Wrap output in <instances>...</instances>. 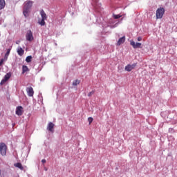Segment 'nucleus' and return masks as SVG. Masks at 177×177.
Returning <instances> with one entry per match:
<instances>
[{"label": "nucleus", "instance_id": "obj_20", "mask_svg": "<svg viewBox=\"0 0 177 177\" xmlns=\"http://www.w3.org/2000/svg\"><path fill=\"white\" fill-rule=\"evenodd\" d=\"M45 20L46 19H42L41 21H39V24H40V26H45Z\"/></svg>", "mask_w": 177, "mask_h": 177}, {"label": "nucleus", "instance_id": "obj_4", "mask_svg": "<svg viewBox=\"0 0 177 177\" xmlns=\"http://www.w3.org/2000/svg\"><path fill=\"white\" fill-rule=\"evenodd\" d=\"M10 77H12V73L9 72L6 73V75L4 76V78L1 81L0 85H3L4 84H6V82L9 81Z\"/></svg>", "mask_w": 177, "mask_h": 177}, {"label": "nucleus", "instance_id": "obj_24", "mask_svg": "<svg viewBox=\"0 0 177 177\" xmlns=\"http://www.w3.org/2000/svg\"><path fill=\"white\" fill-rule=\"evenodd\" d=\"M137 39L138 41H142V37H138Z\"/></svg>", "mask_w": 177, "mask_h": 177}, {"label": "nucleus", "instance_id": "obj_27", "mask_svg": "<svg viewBox=\"0 0 177 177\" xmlns=\"http://www.w3.org/2000/svg\"><path fill=\"white\" fill-rule=\"evenodd\" d=\"M1 174H2V171H1V169H0V176H1Z\"/></svg>", "mask_w": 177, "mask_h": 177}, {"label": "nucleus", "instance_id": "obj_19", "mask_svg": "<svg viewBox=\"0 0 177 177\" xmlns=\"http://www.w3.org/2000/svg\"><path fill=\"white\" fill-rule=\"evenodd\" d=\"M81 82V81L76 80L73 82V86H77V85H79V84Z\"/></svg>", "mask_w": 177, "mask_h": 177}, {"label": "nucleus", "instance_id": "obj_3", "mask_svg": "<svg viewBox=\"0 0 177 177\" xmlns=\"http://www.w3.org/2000/svg\"><path fill=\"white\" fill-rule=\"evenodd\" d=\"M8 150V147L6 146V144L4 142L0 143V153L1 156H6V151Z\"/></svg>", "mask_w": 177, "mask_h": 177}, {"label": "nucleus", "instance_id": "obj_17", "mask_svg": "<svg viewBox=\"0 0 177 177\" xmlns=\"http://www.w3.org/2000/svg\"><path fill=\"white\" fill-rule=\"evenodd\" d=\"M32 59V57L31 55H29V56L26 57V62L27 63H30Z\"/></svg>", "mask_w": 177, "mask_h": 177}, {"label": "nucleus", "instance_id": "obj_11", "mask_svg": "<svg viewBox=\"0 0 177 177\" xmlns=\"http://www.w3.org/2000/svg\"><path fill=\"white\" fill-rule=\"evenodd\" d=\"M125 42V36H123L122 37L120 38L117 42L118 46H120V45H122Z\"/></svg>", "mask_w": 177, "mask_h": 177}, {"label": "nucleus", "instance_id": "obj_22", "mask_svg": "<svg viewBox=\"0 0 177 177\" xmlns=\"http://www.w3.org/2000/svg\"><path fill=\"white\" fill-rule=\"evenodd\" d=\"M88 121L89 122V124L91 125V124H92V122H93V118H91V117L88 118Z\"/></svg>", "mask_w": 177, "mask_h": 177}, {"label": "nucleus", "instance_id": "obj_15", "mask_svg": "<svg viewBox=\"0 0 177 177\" xmlns=\"http://www.w3.org/2000/svg\"><path fill=\"white\" fill-rule=\"evenodd\" d=\"M17 52L19 56H23L24 55V50H23L22 48H18Z\"/></svg>", "mask_w": 177, "mask_h": 177}, {"label": "nucleus", "instance_id": "obj_25", "mask_svg": "<svg viewBox=\"0 0 177 177\" xmlns=\"http://www.w3.org/2000/svg\"><path fill=\"white\" fill-rule=\"evenodd\" d=\"M41 162L43 164H45V162H46V160H45V159L41 160Z\"/></svg>", "mask_w": 177, "mask_h": 177}, {"label": "nucleus", "instance_id": "obj_14", "mask_svg": "<svg viewBox=\"0 0 177 177\" xmlns=\"http://www.w3.org/2000/svg\"><path fill=\"white\" fill-rule=\"evenodd\" d=\"M6 2L5 0H0V10H2L5 8Z\"/></svg>", "mask_w": 177, "mask_h": 177}, {"label": "nucleus", "instance_id": "obj_1", "mask_svg": "<svg viewBox=\"0 0 177 177\" xmlns=\"http://www.w3.org/2000/svg\"><path fill=\"white\" fill-rule=\"evenodd\" d=\"M32 6V1H28L25 2V5L24 6V15L25 17H28V13H30V9H31Z\"/></svg>", "mask_w": 177, "mask_h": 177}, {"label": "nucleus", "instance_id": "obj_18", "mask_svg": "<svg viewBox=\"0 0 177 177\" xmlns=\"http://www.w3.org/2000/svg\"><path fill=\"white\" fill-rule=\"evenodd\" d=\"M113 19H115V20H117V19H120V17H122V15H113Z\"/></svg>", "mask_w": 177, "mask_h": 177}, {"label": "nucleus", "instance_id": "obj_12", "mask_svg": "<svg viewBox=\"0 0 177 177\" xmlns=\"http://www.w3.org/2000/svg\"><path fill=\"white\" fill-rule=\"evenodd\" d=\"M40 15L42 19L46 20V19H48V17L46 16V13H45V11H44V10H41Z\"/></svg>", "mask_w": 177, "mask_h": 177}, {"label": "nucleus", "instance_id": "obj_7", "mask_svg": "<svg viewBox=\"0 0 177 177\" xmlns=\"http://www.w3.org/2000/svg\"><path fill=\"white\" fill-rule=\"evenodd\" d=\"M136 67V64H128L127 66H125L124 70L126 71H128L129 73L131 72V70H133Z\"/></svg>", "mask_w": 177, "mask_h": 177}, {"label": "nucleus", "instance_id": "obj_9", "mask_svg": "<svg viewBox=\"0 0 177 177\" xmlns=\"http://www.w3.org/2000/svg\"><path fill=\"white\" fill-rule=\"evenodd\" d=\"M130 45H131L134 49H137V48L142 46V43H135V41H130Z\"/></svg>", "mask_w": 177, "mask_h": 177}, {"label": "nucleus", "instance_id": "obj_26", "mask_svg": "<svg viewBox=\"0 0 177 177\" xmlns=\"http://www.w3.org/2000/svg\"><path fill=\"white\" fill-rule=\"evenodd\" d=\"M3 61L0 62V66H2Z\"/></svg>", "mask_w": 177, "mask_h": 177}, {"label": "nucleus", "instance_id": "obj_13", "mask_svg": "<svg viewBox=\"0 0 177 177\" xmlns=\"http://www.w3.org/2000/svg\"><path fill=\"white\" fill-rule=\"evenodd\" d=\"M14 167H16V168H19V169H21V171H23V169H24V167H23V165H21V163L20 162L15 163Z\"/></svg>", "mask_w": 177, "mask_h": 177}, {"label": "nucleus", "instance_id": "obj_16", "mask_svg": "<svg viewBox=\"0 0 177 177\" xmlns=\"http://www.w3.org/2000/svg\"><path fill=\"white\" fill-rule=\"evenodd\" d=\"M27 71H28V67L24 65L22 66V73L24 74V73H27Z\"/></svg>", "mask_w": 177, "mask_h": 177}, {"label": "nucleus", "instance_id": "obj_8", "mask_svg": "<svg viewBox=\"0 0 177 177\" xmlns=\"http://www.w3.org/2000/svg\"><path fill=\"white\" fill-rule=\"evenodd\" d=\"M26 92L28 93V96H29L30 97L34 96V88H32V87H28L26 88Z\"/></svg>", "mask_w": 177, "mask_h": 177}, {"label": "nucleus", "instance_id": "obj_23", "mask_svg": "<svg viewBox=\"0 0 177 177\" xmlns=\"http://www.w3.org/2000/svg\"><path fill=\"white\" fill-rule=\"evenodd\" d=\"M95 94V91H91L90 93H88V96L89 97H91V96H92V95H94Z\"/></svg>", "mask_w": 177, "mask_h": 177}, {"label": "nucleus", "instance_id": "obj_2", "mask_svg": "<svg viewBox=\"0 0 177 177\" xmlns=\"http://www.w3.org/2000/svg\"><path fill=\"white\" fill-rule=\"evenodd\" d=\"M165 13V9L164 8H159L156 10V19H162V16Z\"/></svg>", "mask_w": 177, "mask_h": 177}, {"label": "nucleus", "instance_id": "obj_21", "mask_svg": "<svg viewBox=\"0 0 177 177\" xmlns=\"http://www.w3.org/2000/svg\"><path fill=\"white\" fill-rule=\"evenodd\" d=\"M10 54V48L7 50V52H6V53L5 55V57H8V56H9Z\"/></svg>", "mask_w": 177, "mask_h": 177}, {"label": "nucleus", "instance_id": "obj_10", "mask_svg": "<svg viewBox=\"0 0 177 177\" xmlns=\"http://www.w3.org/2000/svg\"><path fill=\"white\" fill-rule=\"evenodd\" d=\"M16 114L17 115H23V106H19L17 107Z\"/></svg>", "mask_w": 177, "mask_h": 177}, {"label": "nucleus", "instance_id": "obj_5", "mask_svg": "<svg viewBox=\"0 0 177 177\" xmlns=\"http://www.w3.org/2000/svg\"><path fill=\"white\" fill-rule=\"evenodd\" d=\"M47 131H48V132H50L51 133H53L55 132V124H53V122H48L47 125Z\"/></svg>", "mask_w": 177, "mask_h": 177}, {"label": "nucleus", "instance_id": "obj_6", "mask_svg": "<svg viewBox=\"0 0 177 177\" xmlns=\"http://www.w3.org/2000/svg\"><path fill=\"white\" fill-rule=\"evenodd\" d=\"M26 38L29 42H31V41H34V36L32 35V32L31 30H28Z\"/></svg>", "mask_w": 177, "mask_h": 177}]
</instances>
